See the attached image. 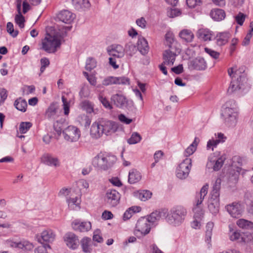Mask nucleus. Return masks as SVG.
<instances>
[{
    "label": "nucleus",
    "mask_w": 253,
    "mask_h": 253,
    "mask_svg": "<svg viewBox=\"0 0 253 253\" xmlns=\"http://www.w3.org/2000/svg\"><path fill=\"white\" fill-rule=\"evenodd\" d=\"M179 52V49H172L169 48L165 50L163 54V63L168 66L173 65L177 55V53Z\"/></svg>",
    "instance_id": "14"
},
{
    "label": "nucleus",
    "mask_w": 253,
    "mask_h": 253,
    "mask_svg": "<svg viewBox=\"0 0 253 253\" xmlns=\"http://www.w3.org/2000/svg\"><path fill=\"white\" fill-rule=\"evenodd\" d=\"M57 108L53 104L51 105L45 112V116L50 119H54L56 115Z\"/></svg>",
    "instance_id": "44"
},
{
    "label": "nucleus",
    "mask_w": 253,
    "mask_h": 253,
    "mask_svg": "<svg viewBox=\"0 0 253 253\" xmlns=\"http://www.w3.org/2000/svg\"><path fill=\"white\" fill-rule=\"evenodd\" d=\"M5 244L8 247L18 248L26 251H31L34 247L32 243L26 240L20 242H16L12 239H9L5 241Z\"/></svg>",
    "instance_id": "13"
},
{
    "label": "nucleus",
    "mask_w": 253,
    "mask_h": 253,
    "mask_svg": "<svg viewBox=\"0 0 253 253\" xmlns=\"http://www.w3.org/2000/svg\"><path fill=\"white\" fill-rule=\"evenodd\" d=\"M72 228L79 232H85L89 231L91 228L90 222L87 221H81L80 219L74 220L71 224Z\"/></svg>",
    "instance_id": "17"
},
{
    "label": "nucleus",
    "mask_w": 253,
    "mask_h": 253,
    "mask_svg": "<svg viewBox=\"0 0 253 253\" xmlns=\"http://www.w3.org/2000/svg\"><path fill=\"white\" fill-rule=\"evenodd\" d=\"M61 99L63 102L64 113L65 115H68L70 111V102L67 101L66 98L64 96H62Z\"/></svg>",
    "instance_id": "55"
},
{
    "label": "nucleus",
    "mask_w": 253,
    "mask_h": 253,
    "mask_svg": "<svg viewBox=\"0 0 253 253\" xmlns=\"http://www.w3.org/2000/svg\"><path fill=\"white\" fill-rule=\"evenodd\" d=\"M166 221L173 227H178L184 222L187 214L186 208L182 206H176L169 210L165 209Z\"/></svg>",
    "instance_id": "1"
},
{
    "label": "nucleus",
    "mask_w": 253,
    "mask_h": 253,
    "mask_svg": "<svg viewBox=\"0 0 253 253\" xmlns=\"http://www.w3.org/2000/svg\"><path fill=\"white\" fill-rule=\"evenodd\" d=\"M119 120L123 123L128 125L132 122V120L127 118L125 115L121 114L119 115Z\"/></svg>",
    "instance_id": "63"
},
{
    "label": "nucleus",
    "mask_w": 253,
    "mask_h": 253,
    "mask_svg": "<svg viewBox=\"0 0 253 253\" xmlns=\"http://www.w3.org/2000/svg\"><path fill=\"white\" fill-rule=\"evenodd\" d=\"M205 52L214 59H217L219 56V53L208 47L205 48Z\"/></svg>",
    "instance_id": "58"
},
{
    "label": "nucleus",
    "mask_w": 253,
    "mask_h": 253,
    "mask_svg": "<svg viewBox=\"0 0 253 253\" xmlns=\"http://www.w3.org/2000/svg\"><path fill=\"white\" fill-rule=\"evenodd\" d=\"M66 201L68 204V207L71 210H75L76 208H80L81 200L78 197L73 198H67Z\"/></svg>",
    "instance_id": "38"
},
{
    "label": "nucleus",
    "mask_w": 253,
    "mask_h": 253,
    "mask_svg": "<svg viewBox=\"0 0 253 253\" xmlns=\"http://www.w3.org/2000/svg\"><path fill=\"white\" fill-rule=\"evenodd\" d=\"M197 139L198 138L196 137L193 143L185 150L184 155L186 157L190 156L195 151L198 144Z\"/></svg>",
    "instance_id": "43"
},
{
    "label": "nucleus",
    "mask_w": 253,
    "mask_h": 253,
    "mask_svg": "<svg viewBox=\"0 0 253 253\" xmlns=\"http://www.w3.org/2000/svg\"><path fill=\"white\" fill-rule=\"evenodd\" d=\"M115 77H108L102 81V84L105 86H108L112 84H115Z\"/></svg>",
    "instance_id": "59"
},
{
    "label": "nucleus",
    "mask_w": 253,
    "mask_h": 253,
    "mask_svg": "<svg viewBox=\"0 0 253 253\" xmlns=\"http://www.w3.org/2000/svg\"><path fill=\"white\" fill-rule=\"evenodd\" d=\"M152 193L148 190H143L137 194V197L141 201H146L151 197Z\"/></svg>",
    "instance_id": "47"
},
{
    "label": "nucleus",
    "mask_w": 253,
    "mask_h": 253,
    "mask_svg": "<svg viewBox=\"0 0 253 253\" xmlns=\"http://www.w3.org/2000/svg\"><path fill=\"white\" fill-rule=\"evenodd\" d=\"M75 15L68 10H63L57 15V18L61 22L70 24L74 19Z\"/></svg>",
    "instance_id": "27"
},
{
    "label": "nucleus",
    "mask_w": 253,
    "mask_h": 253,
    "mask_svg": "<svg viewBox=\"0 0 253 253\" xmlns=\"http://www.w3.org/2000/svg\"><path fill=\"white\" fill-rule=\"evenodd\" d=\"M137 49L143 55L147 53L149 48L147 41L145 38L143 37L139 38L137 42Z\"/></svg>",
    "instance_id": "30"
},
{
    "label": "nucleus",
    "mask_w": 253,
    "mask_h": 253,
    "mask_svg": "<svg viewBox=\"0 0 253 253\" xmlns=\"http://www.w3.org/2000/svg\"><path fill=\"white\" fill-rule=\"evenodd\" d=\"M225 158L219 156L216 153L211 155L208 159L207 167L209 169H213L214 171L218 170L222 166Z\"/></svg>",
    "instance_id": "10"
},
{
    "label": "nucleus",
    "mask_w": 253,
    "mask_h": 253,
    "mask_svg": "<svg viewBox=\"0 0 253 253\" xmlns=\"http://www.w3.org/2000/svg\"><path fill=\"white\" fill-rule=\"evenodd\" d=\"M142 178L141 173L136 169H132L128 173V182L132 184L139 182Z\"/></svg>",
    "instance_id": "28"
},
{
    "label": "nucleus",
    "mask_w": 253,
    "mask_h": 253,
    "mask_svg": "<svg viewBox=\"0 0 253 253\" xmlns=\"http://www.w3.org/2000/svg\"><path fill=\"white\" fill-rule=\"evenodd\" d=\"M111 100L116 107L120 108L126 107L127 103L126 97L121 94H113L111 97Z\"/></svg>",
    "instance_id": "23"
},
{
    "label": "nucleus",
    "mask_w": 253,
    "mask_h": 253,
    "mask_svg": "<svg viewBox=\"0 0 253 253\" xmlns=\"http://www.w3.org/2000/svg\"><path fill=\"white\" fill-rule=\"evenodd\" d=\"M141 139L142 137L140 135L136 132H134L127 141L129 144H135L139 142Z\"/></svg>",
    "instance_id": "46"
},
{
    "label": "nucleus",
    "mask_w": 253,
    "mask_h": 253,
    "mask_svg": "<svg viewBox=\"0 0 253 253\" xmlns=\"http://www.w3.org/2000/svg\"><path fill=\"white\" fill-rule=\"evenodd\" d=\"M145 217L147 219L151 226H155L161 219L165 218L166 219L165 209L156 211Z\"/></svg>",
    "instance_id": "15"
},
{
    "label": "nucleus",
    "mask_w": 253,
    "mask_h": 253,
    "mask_svg": "<svg viewBox=\"0 0 253 253\" xmlns=\"http://www.w3.org/2000/svg\"><path fill=\"white\" fill-rule=\"evenodd\" d=\"M216 139H214L213 138L210 139L207 145V149L208 150L211 149L213 150L214 147L220 142H224L226 139V137L222 133H218L217 134H215Z\"/></svg>",
    "instance_id": "26"
},
{
    "label": "nucleus",
    "mask_w": 253,
    "mask_h": 253,
    "mask_svg": "<svg viewBox=\"0 0 253 253\" xmlns=\"http://www.w3.org/2000/svg\"><path fill=\"white\" fill-rule=\"evenodd\" d=\"M6 29L7 32L13 37H16L18 34L17 30L14 31L13 28V25L11 22H8L6 25Z\"/></svg>",
    "instance_id": "53"
},
{
    "label": "nucleus",
    "mask_w": 253,
    "mask_h": 253,
    "mask_svg": "<svg viewBox=\"0 0 253 253\" xmlns=\"http://www.w3.org/2000/svg\"><path fill=\"white\" fill-rule=\"evenodd\" d=\"M98 99L105 108L109 110L112 109V105L110 104L108 100L105 97L103 96V95L99 94Z\"/></svg>",
    "instance_id": "51"
},
{
    "label": "nucleus",
    "mask_w": 253,
    "mask_h": 253,
    "mask_svg": "<svg viewBox=\"0 0 253 253\" xmlns=\"http://www.w3.org/2000/svg\"><path fill=\"white\" fill-rule=\"evenodd\" d=\"M107 51L110 56L116 57L118 60L125 55V49L120 44H112L107 47Z\"/></svg>",
    "instance_id": "16"
},
{
    "label": "nucleus",
    "mask_w": 253,
    "mask_h": 253,
    "mask_svg": "<svg viewBox=\"0 0 253 253\" xmlns=\"http://www.w3.org/2000/svg\"><path fill=\"white\" fill-rule=\"evenodd\" d=\"M225 209L232 217L239 218L242 216L245 208L240 202H235L226 206Z\"/></svg>",
    "instance_id": "12"
},
{
    "label": "nucleus",
    "mask_w": 253,
    "mask_h": 253,
    "mask_svg": "<svg viewBox=\"0 0 253 253\" xmlns=\"http://www.w3.org/2000/svg\"><path fill=\"white\" fill-rule=\"evenodd\" d=\"M208 185H204L201 188L200 193L197 194L196 198V205L193 208L195 218L200 219L204 215V211L200 205L202 203L205 197L208 193Z\"/></svg>",
    "instance_id": "6"
},
{
    "label": "nucleus",
    "mask_w": 253,
    "mask_h": 253,
    "mask_svg": "<svg viewBox=\"0 0 253 253\" xmlns=\"http://www.w3.org/2000/svg\"><path fill=\"white\" fill-rule=\"evenodd\" d=\"M47 248L50 249L48 244H42L35 250V253H47Z\"/></svg>",
    "instance_id": "56"
},
{
    "label": "nucleus",
    "mask_w": 253,
    "mask_h": 253,
    "mask_svg": "<svg viewBox=\"0 0 253 253\" xmlns=\"http://www.w3.org/2000/svg\"><path fill=\"white\" fill-rule=\"evenodd\" d=\"M246 17V15L242 12H239L235 16V19L236 22L240 26H242L245 21Z\"/></svg>",
    "instance_id": "57"
},
{
    "label": "nucleus",
    "mask_w": 253,
    "mask_h": 253,
    "mask_svg": "<svg viewBox=\"0 0 253 253\" xmlns=\"http://www.w3.org/2000/svg\"><path fill=\"white\" fill-rule=\"evenodd\" d=\"M117 126L114 122L101 120L93 123L90 127V135L95 138H100L103 134L108 135L114 132Z\"/></svg>",
    "instance_id": "2"
},
{
    "label": "nucleus",
    "mask_w": 253,
    "mask_h": 253,
    "mask_svg": "<svg viewBox=\"0 0 253 253\" xmlns=\"http://www.w3.org/2000/svg\"><path fill=\"white\" fill-rule=\"evenodd\" d=\"M91 239L89 238L84 237L81 240V246L84 252L85 253H90L92 249L90 245Z\"/></svg>",
    "instance_id": "39"
},
{
    "label": "nucleus",
    "mask_w": 253,
    "mask_h": 253,
    "mask_svg": "<svg viewBox=\"0 0 253 253\" xmlns=\"http://www.w3.org/2000/svg\"><path fill=\"white\" fill-rule=\"evenodd\" d=\"M234 100L227 101L222 107V115L226 125L235 126L237 123L238 112Z\"/></svg>",
    "instance_id": "3"
},
{
    "label": "nucleus",
    "mask_w": 253,
    "mask_h": 253,
    "mask_svg": "<svg viewBox=\"0 0 253 253\" xmlns=\"http://www.w3.org/2000/svg\"><path fill=\"white\" fill-rule=\"evenodd\" d=\"M186 3L190 8H194L200 5L202 3L201 0H186Z\"/></svg>",
    "instance_id": "60"
},
{
    "label": "nucleus",
    "mask_w": 253,
    "mask_h": 253,
    "mask_svg": "<svg viewBox=\"0 0 253 253\" xmlns=\"http://www.w3.org/2000/svg\"><path fill=\"white\" fill-rule=\"evenodd\" d=\"M115 84H129V80L125 77H115Z\"/></svg>",
    "instance_id": "54"
},
{
    "label": "nucleus",
    "mask_w": 253,
    "mask_h": 253,
    "mask_svg": "<svg viewBox=\"0 0 253 253\" xmlns=\"http://www.w3.org/2000/svg\"><path fill=\"white\" fill-rule=\"evenodd\" d=\"M236 224L240 228L244 229H253V222L245 219L238 220Z\"/></svg>",
    "instance_id": "37"
},
{
    "label": "nucleus",
    "mask_w": 253,
    "mask_h": 253,
    "mask_svg": "<svg viewBox=\"0 0 253 253\" xmlns=\"http://www.w3.org/2000/svg\"><path fill=\"white\" fill-rule=\"evenodd\" d=\"M151 227L147 219L145 216L141 217L137 221L134 234L138 238L143 237L149 233Z\"/></svg>",
    "instance_id": "8"
},
{
    "label": "nucleus",
    "mask_w": 253,
    "mask_h": 253,
    "mask_svg": "<svg viewBox=\"0 0 253 253\" xmlns=\"http://www.w3.org/2000/svg\"><path fill=\"white\" fill-rule=\"evenodd\" d=\"M14 106L17 110L24 112L26 110L27 104L25 100L19 98L15 101Z\"/></svg>",
    "instance_id": "40"
},
{
    "label": "nucleus",
    "mask_w": 253,
    "mask_h": 253,
    "mask_svg": "<svg viewBox=\"0 0 253 253\" xmlns=\"http://www.w3.org/2000/svg\"><path fill=\"white\" fill-rule=\"evenodd\" d=\"M15 21L20 28L24 27L25 18L21 13H18L15 17Z\"/></svg>",
    "instance_id": "50"
},
{
    "label": "nucleus",
    "mask_w": 253,
    "mask_h": 253,
    "mask_svg": "<svg viewBox=\"0 0 253 253\" xmlns=\"http://www.w3.org/2000/svg\"><path fill=\"white\" fill-rule=\"evenodd\" d=\"M55 235L53 232L50 229L43 231L41 235H37V241L42 244L44 245V243H52L55 239Z\"/></svg>",
    "instance_id": "20"
},
{
    "label": "nucleus",
    "mask_w": 253,
    "mask_h": 253,
    "mask_svg": "<svg viewBox=\"0 0 253 253\" xmlns=\"http://www.w3.org/2000/svg\"><path fill=\"white\" fill-rule=\"evenodd\" d=\"M240 242L253 245V234L249 232L243 233Z\"/></svg>",
    "instance_id": "42"
},
{
    "label": "nucleus",
    "mask_w": 253,
    "mask_h": 253,
    "mask_svg": "<svg viewBox=\"0 0 253 253\" xmlns=\"http://www.w3.org/2000/svg\"><path fill=\"white\" fill-rule=\"evenodd\" d=\"M219 197L211 196L208 201V209L210 212L214 215H216L219 212Z\"/></svg>",
    "instance_id": "22"
},
{
    "label": "nucleus",
    "mask_w": 253,
    "mask_h": 253,
    "mask_svg": "<svg viewBox=\"0 0 253 253\" xmlns=\"http://www.w3.org/2000/svg\"><path fill=\"white\" fill-rule=\"evenodd\" d=\"M137 47L132 43H128L126 46V52L130 56H132L137 51Z\"/></svg>",
    "instance_id": "48"
},
{
    "label": "nucleus",
    "mask_w": 253,
    "mask_h": 253,
    "mask_svg": "<svg viewBox=\"0 0 253 253\" xmlns=\"http://www.w3.org/2000/svg\"><path fill=\"white\" fill-rule=\"evenodd\" d=\"M179 36L183 40L187 42H190L193 41L194 34L187 29L182 30L179 34Z\"/></svg>",
    "instance_id": "35"
},
{
    "label": "nucleus",
    "mask_w": 253,
    "mask_h": 253,
    "mask_svg": "<svg viewBox=\"0 0 253 253\" xmlns=\"http://www.w3.org/2000/svg\"><path fill=\"white\" fill-rule=\"evenodd\" d=\"M41 162L46 165L54 168L60 166L59 159L52 155L48 153L43 154L41 158Z\"/></svg>",
    "instance_id": "21"
},
{
    "label": "nucleus",
    "mask_w": 253,
    "mask_h": 253,
    "mask_svg": "<svg viewBox=\"0 0 253 253\" xmlns=\"http://www.w3.org/2000/svg\"><path fill=\"white\" fill-rule=\"evenodd\" d=\"M212 34L208 29H201L197 32V37L204 41L211 40Z\"/></svg>",
    "instance_id": "34"
},
{
    "label": "nucleus",
    "mask_w": 253,
    "mask_h": 253,
    "mask_svg": "<svg viewBox=\"0 0 253 253\" xmlns=\"http://www.w3.org/2000/svg\"><path fill=\"white\" fill-rule=\"evenodd\" d=\"M64 240L69 248L72 249L77 248L79 242L78 237L74 233L69 232L66 234Z\"/></svg>",
    "instance_id": "24"
},
{
    "label": "nucleus",
    "mask_w": 253,
    "mask_h": 253,
    "mask_svg": "<svg viewBox=\"0 0 253 253\" xmlns=\"http://www.w3.org/2000/svg\"><path fill=\"white\" fill-rule=\"evenodd\" d=\"M192 161L190 158H185L176 169V176L181 179H185L189 175L191 168Z\"/></svg>",
    "instance_id": "9"
},
{
    "label": "nucleus",
    "mask_w": 253,
    "mask_h": 253,
    "mask_svg": "<svg viewBox=\"0 0 253 253\" xmlns=\"http://www.w3.org/2000/svg\"><path fill=\"white\" fill-rule=\"evenodd\" d=\"M165 44L169 48L172 49H179L178 43L174 38V34L171 32L169 31L165 35Z\"/></svg>",
    "instance_id": "25"
},
{
    "label": "nucleus",
    "mask_w": 253,
    "mask_h": 253,
    "mask_svg": "<svg viewBox=\"0 0 253 253\" xmlns=\"http://www.w3.org/2000/svg\"><path fill=\"white\" fill-rule=\"evenodd\" d=\"M137 25L142 29H145L146 27V21L144 17H141L136 20Z\"/></svg>",
    "instance_id": "64"
},
{
    "label": "nucleus",
    "mask_w": 253,
    "mask_h": 253,
    "mask_svg": "<svg viewBox=\"0 0 253 253\" xmlns=\"http://www.w3.org/2000/svg\"><path fill=\"white\" fill-rule=\"evenodd\" d=\"M229 236L230 240L238 241L240 242L241 240V236L242 234H241L239 230L234 229L233 227L231 225H229Z\"/></svg>",
    "instance_id": "33"
},
{
    "label": "nucleus",
    "mask_w": 253,
    "mask_h": 253,
    "mask_svg": "<svg viewBox=\"0 0 253 253\" xmlns=\"http://www.w3.org/2000/svg\"><path fill=\"white\" fill-rule=\"evenodd\" d=\"M140 208L139 207H131L126 210L123 215V219L124 220L129 219L132 214L135 212H139Z\"/></svg>",
    "instance_id": "41"
},
{
    "label": "nucleus",
    "mask_w": 253,
    "mask_h": 253,
    "mask_svg": "<svg viewBox=\"0 0 253 253\" xmlns=\"http://www.w3.org/2000/svg\"><path fill=\"white\" fill-rule=\"evenodd\" d=\"M63 134L65 140L69 142L77 141L81 136V132L78 128L70 126L64 128Z\"/></svg>",
    "instance_id": "11"
},
{
    "label": "nucleus",
    "mask_w": 253,
    "mask_h": 253,
    "mask_svg": "<svg viewBox=\"0 0 253 253\" xmlns=\"http://www.w3.org/2000/svg\"><path fill=\"white\" fill-rule=\"evenodd\" d=\"M181 14L180 11L176 8H171L168 11V15L169 17L173 18L179 16Z\"/></svg>",
    "instance_id": "62"
},
{
    "label": "nucleus",
    "mask_w": 253,
    "mask_h": 253,
    "mask_svg": "<svg viewBox=\"0 0 253 253\" xmlns=\"http://www.w3.org/2000/svg\"><path fill=\"white\" fill-rule=\"evenodd\" d=\"M188 67L190 70H205L207 65L205 59L202 57H197L188 62Z\"/></svg>",
    "instance_id": "19"
},
{
    "label": "nucleus",
    "mask_w": 253,
    "mask_h": 253,
    "mask_svg": "<svg viewBox=\"0 0 253 253\" xmlns=\"http://www.w3.org/2000/svg\"><path fill=\"white\" fill-rule=\"evenodd\" d=\"M230 37V34L229 32L218 33L215 37L216 44L219 46L225 44L228 42Z\"/></svg>",
    "instance_id": "31"
},
{
    "label": "nucleus",
    "mask_w": 253,
    "mask_h": 253,
    "mask_svg": "<svg viewBox=\"0 0 253 253\" xmlns=\"http://www.w3.org/2000/svg\"><path fill=\"white\" fill-rule=\"evenodd\" d=\"M221 179L217 178L212 187V190L211 192V196H215L216 197H219V190L220 189Z\"/></svg>",
    "instance_id": "45"
},
{
    "label": "nucleus",
    "mask_w": 253,
    "mask_h": 253,
    "mask_svg": "<svg viewBox=\"0 0 253 253\" xmlns=\"http://www.w3.org/2000/svg\"><path fill=\"white\" fill-rule=\"evenodd\" d=\"M213 227L214 223L212 222H208L206 226L205 242L209 245H211Z\"/></svg>",
    "instance_id": "32"
},
{
    "label": "nucleus",
    "mask_w": 253,
    "mask_h": 253,
    "mask_svg": "<svg viewBox=\"0 0 253 253\" xmlns=\"http://www.w3.org/2000/svg\"><path fill=\"white\" fill-rule=\"evenodd\" d=\"M116 161V158L107 153H99L92 160V164L95 167L106 170L110 168Z\"/></svg>",
    "instance_id": "5"
},
{
    "label": "nucleus",
    "mask_w": 253,
    "mask_h": 253,
    "mask_svg": "<svg viewBox=\"0 0 253 253\" xmlns=\"http://www.w3.org/2000/svg\"><path fill=\"white\" fill-rule=\"evenodd\" d=\"M72 2L75 8L78 10L88 7L89 6L88 0H72Z\"/></svg>",
    "instance_id": "36"
},
{
    "label": "nucleus",
    "mask_w": 253,
    "mask_h": 253,
    "mask_svg": "<svg viewBox=\"0 0 253 253\" xmlns=\"http://www.w3.org/2000/svg\"><path fill=\"white\" fill-rule=\"evenodd\" d=\"M235 75L237 76L236 80L231 81L230 85L228 88L227 92L232 93L234 91L241 90L244 91L248 90L250 88V85L248 83V79L246 74L243 72L240 75V72L238 71L235 72Z\"/></svg>",
    "instance_id": "4"
},
{
    "label": "nucleus",
    "mask_w": 253,
    "mask_h": 253,
    "mask_svg": "<svg viewBox=\"0 0 253 253\" xmlns=\"http://www.w3.org/2000/svg\"><path fill=\"white\" fill-rule=\"evenodd\" d=\"M30 122H22L20 124L19 130L21 133H25L32 126Z\"/></svg>",
    "instance_id": "49"
},
{
    "label": "nucleus",
    "mask_w": 253,
    "mask_h": 253,
    "mask_svg": "<svg viewBox=\"0 0 253 253\" xmlns=\"http://www.w3.org/2000/svg\"><path fill=\"white\" fill-rule=\"evenodd\" d=\"M60 45V40L50 35H47L42 42V49L48 53L55 52Z\"/></svg>",
    "instance_id": "7"
},
{
    "label": "nucleus",
    "mask_w": 253,
    "mask_h": 253,
    "mask_svg": "<svg viewBox=\"0 0 253 253\" xmlns=\"http://www.w3.org/2000/svg\"><path fill=\"white\" fill-rule=\"evenodd\" d=\"M210 16L214 21H219L225 18V13L221 9L214 8L211 10Z\"/></svg>",
    "instance_id": "29"
},
{
    "label": "nucleus",
    "mask_w": 253,
    "mask_h": 253,
    "mask_svg": "<svg viewBox=\"0 0 253 253\" xmlns=\"http://www.w3.org/2000/svg\"><path fill=\"white\" fill-rule=\"evenodd\" d=\"M120 199V195L118 191L113 189H109L107 191L105 200L110 206H116L119 204Z\"/></svg>",
    "instance_id": "18"
},
{
    "label": "nucleus",
    "mask_w": 253,
    "mask_h": 253,
    "mask_svg": "<svg viewBox=\"0 0 253 253\" xmlns=\"http://www.w3.org/2000/svg\"><path fill=\"white\" fill-rule=\"evenodd\" d=\"M96 66L95 60L92 58H88L86 61L85 69L86 70L91 71Z\"/></svg>",
    "instance_id": "52"
},
{
    "label": "nucleus",
    "mask_w": 253,
    "mask_h": 253,
    "mask_svg": "<svg viewBox=\"0 0 253 253\" xmlns=\"http://www.w3.org/2000/svg\"><path fill=\"white\" fill-rule=\"evenodd\" d=\"M82 108L88 113H91L93 112V107L88 101H84L82 103Z\"/></svg>",
    "instance_id": "61"
}]
</instances>
